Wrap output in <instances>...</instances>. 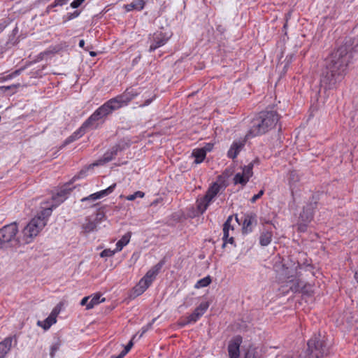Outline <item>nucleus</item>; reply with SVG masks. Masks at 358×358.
Here are the masks:
<instances>
[{
  "label": "nucleus",
  "instance_id": "3",
  "mask_svg": "<svg viewBox=\"0 0 358 358\" xmlns=\"http://www.w3.org/2000/svg\"><path fill=\"white\" fill-rule=\"evenodd\" d=\"M278 120L279 116L276 112H262L259 116L252 120L248 136H256L264 134L273 129Z\"/></svg>",
  "mask_w": 358,
  "mask_h": 358
},
{
  "label": "nucleus",
  "instance_id": "34",
  "mask_svg": "<svg viewBox=\"0 0 358 358\" xmlns=\"http://www.w3.org/2000/svg\"><path fill=\"white\" fill-rule=\"evenodd\" d=\"M303 287V283L302 281L297 280L296 283L290 287V289L294 292H300L302 290Z\"/></svg>",
  "mask_w": 358,
  "mask_h": 358
},
{
  "label": "nucleus",
  "instance_id": "51",
  "mask_svg": "<svg viewBox=\"0 0 358 358\" xmlns=\"http://www.w3.org/2000/svg\"><path fill=\"white\" fill-rule=\"evenodd\" d=\"M90 299V296H85V297H84V298L81 300V301H80V305H81V306H87V303H89L88 300H89Z\"/></svg>",
  "mask_w": 358,
  "mask_h": 358
},
{
  "label": "nucleus",
  "instance_id": "60",
  "mask_svg": "<svg viewBox=\"0 0 358 358\" xmlns=\"http://www.w3.org/2000/svg\"><path fill=\"white\" fill-rule=\"evenodd\" d=\"M287 66H288V63L286 65H285V68H286Z\"/></svg>",
  "mask_w": 358,
  "mask_h": 358
},
{
  "label": "nucleus",
  "instance_id": "38",
  "mask_svg": "<svg viewBox=\"0 0 358 358\" xmlns=\"http://www.w3.org/2000/svg\"><path fill=\"white\" fill-rule=\"evenodd\" d=\"M59 347H60V344L58 342L54 343L51 346L50 352V355L51 358H53L55 357V354L59 349Z\"/></svg>",
  "mask_w": 358,
  "mask_h": 358
},
{
  "label": "nucleus",
  "instance_id": "14",
  "mask_svg": "<svg viewBox=\"0 0 358 358\" xmlns=\"http://www.w3.org/2000/svg\"><path fill=\"white\" fill-rule=\"evenodd\" d=\"M233 220V217L231 215L229 216L225 222L223 224V245L222 247H224L227 244V238L230 235L229 231H234V227L231 224V221Z\"/></svg>",
  "mask_w": 358,
  "mask_h": 358
},
{
  "label": "nucleus",
  "instance_id": "40",
  "mask_svg": "<svg viewBox=\"0 0 358 358\" xmlns=\"http://www.w3.org/2000/svg\"><path fill=\"white\" fill-rule=\"evenodd\" d=\"M20 86V85L19 83L18 84H15V85H9V86H0V90H1L3 92H6V91L11 90V89H14V88L17 89Z\"/></svg>",
  "mask_w": 358,
  "mask_h": 358
},
{
  "label": "nucleus",
  "instance_id": "48",
  "mask_svg": "<svg viewBox=\"0 0 358 358\" xmlns=\"http://www.w3.org/2000/svg\"><path fill=\"white\" fill-rule=\"evenodd\" d=\"M60 48L59 46L51 47L49 50H48L45 53L51 52V53H57L60 50Z\"/></svg>",
  "mask_w": 358,
  "mask_h": 358
},
{
  "label": "nucleus",
  "instance_id": "59",
  "mask_svg": "<svg viewBox=\"0 0 358 358\" xmlns=\"http://www.w3.org/2000/svg\"><path fill=\"white\" fill-rule=\"evenodd\" d=\"M236 220L237 222H238V217H236Z\"/></svg>",
  "mask_w": 358,
  "mask_h": 358
},
{
  "label": "nucleus",
  "instance_id": "12",
  "mask_svg": "<svg viewBox=\"0 0 358 358\" xmlns=\"http://www.w3.org/2000/svg\"><path fill=\"white\" fill-rule=\"evenodd\" d=\"M245 141H238L233 142V143L231 144V145L227 152V156L229 158L235 159L237 157V155L239 154L241 150L245 146Z\"/></svg>",
  "mask_w": 358,
  "mask_h": 358
},
{
  "label": "nucleus",
  "instance_id": "11",
  "mask_svg": "<svg viewBox=\"0 0 358 358\" xmlns=\"http://www.w3.org/2000/svg\"><path fill=\"white\" fill-rule=\"evenodd\" d=\"M116 187V183H113V185H111L110 186H109L108 188L105 189H103L101 191H99V192H97L96 193H94V194H90V196H87V197H85V198H83L81 199V201L82 202H85V201H95L96 199H99L102 197H104L106 196H108L110 194H111L115 188Z\"/></svg>",
  "mask_w": 358,
  "mask_h": 358
},
{
  "label": "nucleus",
  "instance_id": "13",
  "mask_svg": "<svg viewBox=\"0 0 358 358\" xmlns=\"http://www.w3.org/2000/svg\"><path fill=\"white\" fill-rule=\"evenodd\" d=\"M57 204L48 205V203H44L41 206V210L38 213L35 217H40L46 222L48 217L52 214L53 208H56Z\"/></svg>",
  "mask_w": 358,
  "mask_h": 358
},
{
  "label": "nucleus",
  "instance_id": "42",
  "mask_svg": "<svg viewBox=\"0 0 358 358\" xmlns=\"http://www.w3.org/2000/svg\"><path fill=\"white\" fill-rule=\"evenodd\" d=\"M61 310L60 307L57 305L55 306L52 312L50 314V316L53 317V318L57 319V315L59 314Z\"/></svg>",
  "mask_w": 358,
  "mask_h": 358
},
{
  "label": "nucleus",
  "instance_id": "29",
  "mask_svg": "<svg viewBox=\"0 0 358 358\" xmlns=\"http://www.w3.org/2000/svg\"><path fill=\"white\" fill-rule=\"evenodd\" d=\"M300 217L302 220L306 222H310L313 218V212L308 208H304L303 212L300 215Z\"/></svg>",
  "mask_w": 358,
  "mask_h": 358
},
{
  "label": "nucleus",
  "instance_id": "44",
  "mask_svg": "<svg viewBox=\"0 0 358 358\" xmlns=\"http://www.w3.org/2000/svg\"><path fill=\"white\" fill-rule=\"evenodd\" d=\"M85 1V0H74L73 2H71V6L73 8H78L83 2Z\"/></svg>",
  "mask_w": 358,
  "mask_h": 358
},
{
  "label": "nucleus",
  "instance_id": "24",
  "mask_svg": "<svg viewBox=\"0 0 358 358\" xmlns=\"http://www.w3.org/2000/svg\"><path fill=\"white\" fill-rule=\"evenodd\" d=\"M96 228V222L91 220L90 218H86L85 222L83 224V229L85 233L93 231Z\"/></svg>",
  "mask_w": 358,
  "mask_h": 358
},
{
  "label": "nucleus",
  "instance_id": "2",
  "mask_svg": "<svg viewBox=\"0 0 358 358\" xmlns=\"http://www.w3.org/2000/svg\"><path fill=\"white\" fill-rule=\"evenodd\" d=\"M140 94H141V92H139L136 89L131 87L127 88L122 94L109 99L101 106L95 110V113L100 119H102L112 113L113 111L127 106L131 100Z\"/></svg>",
  "mask_w": 358,
  "mask_h": 358
},
{
  "label": "nucleus",
  "instance_id": "36",
  "mask_svg": "<svg viewBox=\"0 0 358 358\" xmlns=\"http://www.w3.org/2000/svg\"><path fill=\"white\" fill-rule=\"evenodd\" d=\"M116 252H117L115 249L113 250L110 249H105L100 253V256L101 257H110L113 256Z\"/></svg>",
  "mask_w": 358,
  "mask_h": 358
},
{
  "label": "nucleus",
  "instance_id": "52",
  "mask_svg": "<svg viewBox=\"0 0 358 358\" xmlns=\"http://www.w3.org/2000/svg\"><path fill=\"white\" fill-rule=\"evenodd\" d=\"M234 238L233 236H230V235L229 236V238H227V243H229L231 244H233L234 243Z\"/></svg>",
  "mask_w": 358,
  "mask_h": 358
},
{
  "label": "nucleus",
  "instance_id": "41",
  "mask_svg": "<svg viewBox=\"0 0 358 358\" xmlns=\"http://www.w3.org/2000/svg\"><path fill=\"white\" fill-rule=\"evenodd\" d=\"M61 310L60 307L57 305L55 306L52 312L50 314V316L53 317V318L57 319V315L59 314Z\"/></svg>",
  "mask_w": 358,
  "mask_h": 358
},
{
  "label": "nucleus",
  "instance_id": "46",
  "mask_svg": "<svg viewBox=\"0 0 358 358\" xmlns=\"http://www.w3.org/2000/svg\"><path fill=\"white\" fill-rule=\"evenodd\" d=\"M213 148V144L208 143H206V145L201 149L203 150H205V153L206 154L207 152L211 151Z\"/></svg>",
  "mask_w": 358,
  "mask_h": 358
},
{
  "label": "nucleus",
  "instance_id": "4",
  "mask_svg": "<svg viewBox=\"0 0 358 358\" xmlns=\"http://www.w3.org/2000/svg\"><path fill=\"white\" fill-rule=\"evenodd\" d=\"M163 264V262H159L153 267H152L146 273L144 277L141 279L138 285L134 288V293L136 296L141 295L149 287L162 268Z\"/></svg>",
  "mask_w": 358,
  "mask_h": 358
},
{
  "label": "nucleus",
  "instance_id": "25",
  "mask_svg": "<svg viewBox=\"0 0 358 358\" xmlns=\"http://www.w3.org/2000/svg\"><path fill=\"white\" fill-rule=\"evenodd\" d=\"M192 155L195 158L194 162L196 164H200L205 159L206 154L205 153V150L198 148L193 150Z\"/></svg>",
  "mask_w": 358,
  "mask_h": 358
},
{
  "label": "nucleus",
  "instance_id": "45",
  "mask_svg": "<svg viewBox=\"0 0 358 358\" xmlns=\"http://www.w3.org/2000/svg\"><path fill=\"white\" fill-rule=\"evenodd\" d=\"M69 0H55L53 4L52 5V7H55L57 6H63L66 4Z\"/></svg>",
  "mask_w": 358,
  "mask_h": 358
},
{
  "label": "nucleus",
  "instance_id": "27",
  "mask_svg": "<svg viewBox=\"0 0 358 358\" xmlns=\"http://www.w3.org/2000/svg\"><path fill=\"white\" fill-rule=\"evenodd\" d=\"M274 358H298V356L293 351L285 350L278 352Z\"/></svg>",
  "mask_w": 358,
  "mask_h": 358
},
{
  "label": "nucleus",
  "instance_id": "32",
  "mask_svg": "<svg viewBox=\"0 0 358 358\" xmlns=\"http://www.w3.org/2000/svg\"><path fill=\"white\" fill-rule=\"evenodd\" d=\"M252 169H253V163L250 162L247 166H244L242 170V173L247 178V179H250L252 176Z\"/></svg>",
  "mask_w": 358,
  "mask_h": 358
},
{
  "label": "nucleus",
  "instance_id": "7",
  "mask_svg": "<svg viewBox=\"0 0 358 358\" xmlns=\"http://www.w3.org/2000/svg\"><path fill=\"white\" fill-rule=\"evenodd\" d=\"M45 224L46 222L40 217L32 218L22 230L25 243H29L34 237L39 234Z\"/></svg>",
  "mask_w": 358,
  "mask_h": 358
},
{
  "label": "nucleus",
  "instance_id": "50",
  "mask_svg": "<svg viewBox=\"0 0 358 358\" xmlns=\"http://www.w3.org/2000/svg\"><path fill=\"white\" fill-rule=\"evenodd\" d=\"M155 96H152L151 97L147 98L145 103L141 104V106H148L153 100Z\"/></svg>",
  "mask_w": 358,
  "mask_h": 358
},
{
  "label": "nucleus",
  "instance_id": "47",
  "mask_svg": "<svg viewBox=\"0 0 358 358\" xmlns=\"http://www.w3.org/2000/svg\"><path fill=\"white\" fill-rule=\"evenodd\" d=\"M120 150V145H115L113 146L109 151H110L111 153H113V155L114 156H116L117 155V152Z\"/></svg>",
  "mask_w": 358,
  "mask_h": 358
},
{
  "label": "nucleus",
  "instance_id": "56",
  "mask_svg": "<svg viewBox=\"0 0 358 358\" xmlns=\"http://www.w3.org/2000/svg\"><path fill=\"white\" fill-rule=\"evenodd\" d=\"M285 277H286L287 279H289L290 277H292V275H289V273H287L286 272H285Z\"/></svg>",
  "mask_w": 358,
  "mask_h": 358
},
{
  "label": "nucleus",
  "instance_id": "19",
  "mask_svg": "<svg viewBox=\"0 0 358 358\" xmlns=\"http://www.w3.org/2000/svg\"><path fill=\"white\" fill-rule=\"evenodd\" d=\"M131 236V232H127L117 242L115 250L117 252L129 243Z\"/></svg>",
  "mask_w": 358,
  "mask_h": 358
},
{
  "label": "nucleus",
  "instance_id": "1",
  "mask_svg": "<svg viewBox=\"0 0 358 358\" xmlns=\"http://www.w3.org/2000/svg\"><path fill=\"white\" fill-rule=\"evenodd\" d=\"M350 45L343 44L332 52L325 59L320 85L322 87L333 89L340 82L352 58Z\"/></svg>",
  "mask_w": 358,
  "mask_h": 358
},
{
  "label": "nucleus",
  "instance_id": "30",
  "mask_svg": "<svg viewBox=\"0 0 358 358\" xmlns=\"http://www.w3.org/2000/svg\"><path fill=\"white\" fill-rule=\"evenodd\" d=\"M248 179L245 178V176L241 172L237 173L234 178V181L235 184H241L242 185H245L248 182Z\"/></svg>",
  "mask_w": 358,
  "mask_h": 358
},
{
  "label": "nucleus",
  "instance_id": "21",
  "mask_svg": "<svg viewBox=\"0 0 358 358\" xmlns=\"http://www.w3.org/2000/svg\"><path fill=\"white\" fill-rule=\"evenodd\" d=\"M69 192L70 189H62L58 192L55 196H52V199L57 203L56 204L58 205L59 203H62L67 198V195Z\"/></svg>",
  "mask_w": 358,
  "mask_h": 358
},
{
  "label": "nucleus",
  "instance_id": "18",
  "mask_svg": "<svg viewBox=\"0 0 358 358\" xmlns=\"http://www.w3.org/2000/svg\"><path fill=\"white\" fill-rule=\"evenodd\" d=\"M273 233L271 230L262 231L259 237V243L262 246H267L272 240Z\"/></svg>",
  "mask_w": 358,
  "mask_h": 358
},
{
  "label": "nucleus",
  "instance_id": "9",
  "mask_svg": "<svg viewBox=\"0 0 358 358\" xmlns=\"http://www.w3.org/2000/svg\"><path fill=\"white\" fill-rule=\"evenodd\" d=\"M208 307L209 303L208 302L201 303L191 315H189L185 320L179 322V325L184 327L188 324L196 322L206 313Z\"/></svg>",
  "mask_w": 358,
  "mask_h": 358
},
{
  "label": "nucleus",
  "instance_id": "35",
  "mask_svg": "<svg viewBox=\"0 0 358 358\" xmlns=\"http://www.w3.org/2000/svg\"><path fill=\"white\" fill-rule=\"evenodd\" d=\"M115 156L113 155V153L110 152V151H107L103 156L102 159H100L101 163H107L110 162Z\"/></svg>",
  "mask_w": 358,
  "mask_h": 358
},
{
  "label": "nucleus",
  "instance_id": "37",
  "mask_svg": "<svg viewBox=\"0 0 358 358\" xmlns=\"http://www.w3.org/2000/svg\"><path fill=\"white\" fill-rule=\"evenodd\" d=\"M24 68H20L19 69H17L15 71H14L13 73H11L10 74L8 75L5 78L4 80H10L17 76H19L22 72V71L24 70Z\"/></svg>",
  "mask_w": 358,
  "mask_h": 358
},
{
  "label": "nucleus",
  "instance_id": "10",
  "mask_svg": "<svg viewBox=\"0 0 358 358\" xmlns=\"http://www.w3.org/2000/svg\"><path fill=\"white\" fill-rule=\"evenodd\" d=\"M242 342L241 336L234 338L229 343L228 352L230 358H238L240 355V345Z\"/></svg>",
  "mask_w": 358,
  "mask_h": 358
},
{
  "label": "nucleus",
  "instance_id": "53",
  "mask_svg": "<svg viewBox=\"0 0 358 358\" xmlns=\"http://www.w3.org/2000/svg\"><path fill=\"white\" fill-rule=\"evenodd\" d=\"M127 354L124 353L123 351H122L120 352V355H118L117 356H116L115 358H123Z\"/></svg>",
  "mask_w": 358,
  "mask_h": 358
},
{
  "label": "nucleus",
  "instance_id": "57",
  "mask_svg": "<svg viewBox=\"0 0 358 358\" xmlns=\"http://www.w3.org/2000/svg\"><path fill=\"white\" fill-rule=\"evenodd\" d=\"M145 331H146V329H143V331L141 334V335L139 336V338H141Z\"/></svg>",
  "mask_w": 358,
  "mask_h": 358
},
{
  "label": "nucleus",
  "instance_id": "15",
  "mask_svg": "<svg viewBox=\"0 0 358 358\" xmlns=\"http://www.w3.org/2000/svg\"><path fill=\"white\" fill-rule=\"evenodd\" d=\"M13 342V338L9 336L0 343V358H4L10 351Z\"/></svg>",
  "mask_w": 358,
  "mask_h": 358
},
{
  "label": "nucleus",
  "instance_id": "54",
  "mask_svg": "<svg viewBox=\"0 0 358 358\" xmlns=\"http://www.w3.org/2000/svg\"><path fill=\"white\" fill-rule=\"evenodd\" d=\"M299 229L300 231H304L306 230V225L305 224H300L299 226Z\"/></svg>",
  "mask_w": 358,
  "mask_h": 358
},
{
  "label": "nucleus",
  "instance_id": "33",
  "mask_svg": "<svg viewBox=\"0 0 358 358\" xmlns=\"http://www.w3.org/2000/svg\"><path fill=\"white\" fill-rule=\"evenodd\" d=\"M145 193L141 191H136L133 194L128 195L125 197L127 201H134L136 198H143Z\"/></svg>",
  "mask_w": 358,
  "mask_h": 358
},
{
  "label": "nucleus",
  "instance_id": "22",
  "mask_svg": "<svg viewBox=\"0 0 358 358\" xmlns=\"http://www.w3.org/2000/svg\"><path fill=\"white\" fill-rule=\"evenodd\" d=\"M91 297L92 299L90 301H89V303H87V310L92 309L96 305H98L100 303L105 301V298L101 299V295L100 294H95L94 295L91 296L90 298Z\"/></svg>",
  "mask_w": 358,
  "mask_h": 358
},
{
  "label": "nucleus",
  "instance_id": "55",
  "mask_svg": "<svg viewBox=\"0 0 358 358\" xmlns=\"http://www.w3.org/2000/svg\"><path fill=\"white\" fill-rule=\"evenodd\" d=\"M84 45H85V41L82 39L79 41V46L80 48H84Z\"/></svg>",
  "mask_w": 358,
  "mask_h": 358
},
{
  "label": "nucleus",
  "instance_id": "49",
  "mask_svg": "<svg viewBox=\"0 0 358 358\" xmlns=\"http://www.w3.org/2000/svg\"><path fill=\"white\" fill-rule=\"evenodd\" d=\"M80 12L78 11V10H76V11H74L72 13H69L68 19L69 20H72V19H73L75 17H77L80 15Z\"/></svg>",
  "mask_w": 358,
  "mask_h": 358
},
{
  "label": "nucleus",
  "instance_id": "43",
  "mask_svg": "<svg viewBox=\"0 0 358 358\" xmlns=\"http://www.w3.org/2000/svg\"><path fill=\"white\" fill-rule=\"evenodd\" d=\"M264 191L263 189L260 190L258 194H255L250 199L252 203H255L257 199H259L263 194Z\"/></svg>",
  "mask_w": 358,
  "mask_h": 358
},
{
  "label": "nucleus",
  "instance_id": "31",
  "mask_svg": "<svg viewBox=\"0 0 358 358\" xmlns=\"http://www.w3.org/2000/svg\"><path fill=\"white\" fill-rule=\"evenodd\" d=\"M244 358H261V356L257 348H250L245 352Z\"/></svg>",
  "mask_w": 358,
  "mask_h": 358
},
{
  "label": "nucleus",
  "instance_id": "28",
  "mask_svg": "<svg viewBox=\"0 0 358 358\" xmlns=\"http://www.w3.org/2000/svg\"><path fill=\"white\" fill-rule=\"evenodd\" d=\"M211 282V278L208 275L202 279H200L197 281L196 285H194V287L196 289H199L201 287H205L209 285Z\"/></svg>",
  "mask_w": 358,
  "mask_h": 358
},
{
  "label": "nucleus",
  "instance_id": "20",
  "mask_svg": "<svg viewBox=\"0 0 358 358\" xmlns=\"http://www.w3.org/2000/svg\"><path fill=\"white\" fill-rule=\"evenodd\" d=\"M145 3V2L144 0H136L131 3L125 5L124 8L127 11H131L132 10H141L143 9Z\"/></svg>",
  "mask_w": 358,
  "mask_h": 358
},
{
  "label": "nucleus",
  "instance_id": "26",
  "mask_svg": "<svg viewBox=\"0 0 358 358\" xmlns=\"http://www.w3.org/2000/svg\"><path fill=\"white\" fill-rule=\"evenodd\" d=\"M57 322V319L53 317L48 316L44 321H38L37 324L41 327L44 330H48L50 327Z\"/></svg>",
  "mask_w": 358,
  "mask_h": 358
},
{
  "label": "nucleus",
  "instance_id": "16",
  "mask_svg": "<svg viewBox=\"0 0 358 358\" xmlns=\"http://www.w3.org/2000/svg\"><path fill=\"white\" fill-rule=\"evenodd\" d=\"M255 219V216L252 214L245 215L243 223V231L244 233L248 234L252 231V224Z\"/></svg>",
  "mask_w": 358,
  "mask_h": 358
},
{
  "label": "nucleus",
  "instance_id": "5",
  "mask_svg": "<svg viewBox=\"0 0 358 358\" xmlns=\"http://www.w3.org/2000/svg\"><path fill=\"white\" fill-rule=\"evenodd\" d=\"M18 227L16 222L4 226L0 229V249L7 248L10 243H19L16 236Z\"/></svg>",
  "mask_w": 358,
  "mask_h": 358
},
{
  "label": "nucleus",
  "instance_id": "6",
  "mask_svg": "<svg viewBox=\"0 0 358 358\" xmlns=\"http://www.w3.org/2000/svg\"><path fill=\"white\" fill-rule=\"evenodd\" d=\"M101 120L95 111L85 121V122L82 124V126L75 132H73L70 136H69L64 142L63 147L66 145L73 143L76 140L78 139L81 136H83L85 132L86 129L88 128L95 129L96 126H94V123Z\"/></svg>",
  "mask_w": 358,
  "mask_h": 358
},
{
  "label": "nucleus",
  "instance_id": "17",
  "mask_svg": "<svg viewBox=\"0 0 358 358\" xmlns=\"http://www.w3.org/2000/svg\"><path fill=\"white\" fill-rule=\"evenodd\" d=\"M220 190V185L214 182L206 192L205 196L208 199V201H212L213 199L215 197V196L218 194Z\"/></svg>",
  "mask_w": 358,
  "mask_h": 358
},
{
  "label": "nucleus",
  "instance_id": "8",
  "mask_svg": "<svg viewBox=\"0 0 358 358\" xmlns=\"http://www.w3.org/2000/svg\"><path fill=\"white\" fill-rule=\"evenodd\" d=\"M171 36L162 31H157L152 35H150L149 42L150 43L149 51L153 52L158 48L165 45Z\"/></svg>",
  "mask_w": 358,
  "mask_h": 358
},
{
  "label": "nucleus",
  "instance_id": "23",
  "mask_svg": "<svg viewBox=\"0 0 358 358\" xmlns=\"http://www.w3.org/2000/svg\"><path fill=\"white\" fill-rule=\"evenodd\" d=\"M210 202L211 201H208V199L205 196L198 199L196 201L198 210L201 213H203L209 206Z\"/></svg>",
  "mask_w": 358,
  "mask_h": 358
},
{
  "label": "nucleus",
  "instance_id": "39",
  "mask_svg": "<svg viewBox=\"0 0 358 358\" xmlns=\"http://www.w3.org/2000/svg\"><path fill=\"white\" fill-rule=\"evenodd\" d=\"M136 335H134L131 340L128 343V344L124 347V349L122 350L124 353L127 354L129 351L132 348L134 343L133 341L136 338Z\"/></svg>",
  "mask_w": 358,
  "mask_h": 358
},
{
  "label": "nucleus",
  "instance_id": "58",
  "mask_svg": "<svg viewBox=\"0 0 358 358\" xmlns=\"http://www.w3.org/2000/svg\"><path fill=\"white\" fill-rule=\"evenodd\" d=\"M96 54L94 52H90V55L91 56H95Z\"/></svg>",
  "mask_w": 358,
  "mask_h": 358
}]
</instances>
